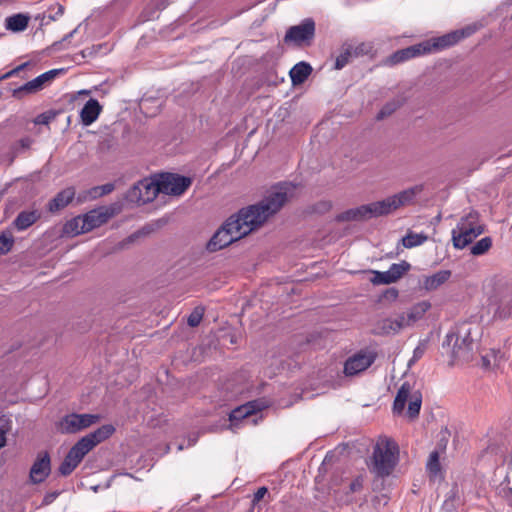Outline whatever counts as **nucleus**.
<instances>
[{"instance_id":"052dcab7","label":"nucleus","mask_w":512,"mask_h":512,"mask_svg":"<svg viewBox=\"0 0 512 512\" xmlns=\"http://www.w3.org/2000/svg\"><path fill=\"white\" fill-rule=\"evenodd\" d=\"M79 93L80 94H84V95H88V94H90V91L89 90H81Z\"/></svg>"},{"instance_id":"a211bd4d","label":"nucleus","mask_w":512,"mask_h":512,"mask_svg":"<svg viewBox=\"0 0 512 512\" xmlns=\"http://www.w3.org/2000/svg\"><path fill=\"white\" fill-rule=\"evenodd\" d=\"M451 276V271L440 270L433 275L425 276L422 281V287L427 291H433L443 285Z\"/></svg>"},{"instance_id":"79ce46f5","label":"nucleus","mask_w":512,"mask_h":512,"mask_svg":"<svg viewBox=\"0 0 512 512\" xmlns=\"http://www.w3.org/2000/svg\"><path fill=\"white\" fill-rule=\"evenodd\" d=\"M203 318V309L196 307L188 316L187 323L190 327H197Z\"/></svg>"},{"instance_id":"c85d7f7f","label":"nucleus","mask_w":512,"mask_h":512,"mask_svg":"<svg viewBox=\"0 0 512 512\" xmlns=\"http://www.w3.org/2000/svg\"><path fill=\"white\" fill-rule=\"evenodd\" d=\"M76 413H72L63 417L59 424V429L62 433L72 434L80 431V426L77 423Z\"/></svg>"},{"instance_id":"0e129e2a","label":"nucleus","mask_w":512,"mask_h":512,"mask_svg":"<svg viewBox=\"0 0 512 512\" xmlns=\"http://www.w3.org/2000/svg\"><path fill=\"white\" fill-rule=\"evenodd\" d=\"M134 237H136V235H135V234H134V235H131V236L129 237V239H130V240H132Z\"/></svg>"},{"instance_id":"6e6552de","label":"nucleus","mask_w":512,"mask_h":512,"mask_svg":"<svg viewBox=\"0 0 512 512\" xmlns=\"http://www.w3.org/2000/svg\"><path fill=\"white\" fill-rule=\"evenodd\" d=\"M315 35V22L312 18L304 19L299 25L291 26L284 37L286 43L309 44Z\"/></svg>"},{"instance_id":"f8f14e48","label":"nucleus","mask_w":512,"mask_h":512,"mask_svg":"<svg viewBox=\"0 0 512 512\" xmlns=\"http://www.w3.org/2000/svg\"><path fill=\"white\" fill-rule=\"evenodd\" d=\"M51 472V459L47 451L40 452L29 472L30 482L39 484L46 480Z\"/></svg>"},{"instance_id":"0eeeda50","label":"nucleus","mask_w":512,"mask_h":512,"mask_svg":"<svg viewBox=\"0 0 512 512\" xmlns=\"http://www.w3.org/2000/svg\"><path fill=\"white\" fill-rule=\"evenodd\" d=\"M470 28L452 31L440 37L423 41L426 54L437 52L457 44L460 40L472 34Z\"/></svg>"},{"instance_id":"2f4dec72","label":"nucleus","mask_w":512,"mask_h":512,"mask_svg":"<svg viewBox=\"0 0 512 512\" xmlns=\"http://www.w3.org/2000/svg\"><path fill=\"white\" fill-rule=\"evenodd\" d=\"M80 462L81 461H78V459L75 458L74 455L68 452L59 466V473L62 476L70 475L74 471V469L80 464Z\"/></svg>"},{"instance_id":"7ed1b4c3","label":"nucleus","mask_w":512,"mask_h":512,"mask_svg":"<svg viewBox=\"0 0 512 512\" xmlns=\"http://www.w3.org/2000/svg\"><path fill=\"white\" fill-rule=\"evenodd\" d=\"M443 347L452 346V358L468 362L473 357L476 342L472 336L470 324L463 323L450 331L443 341Z\"/></svg>"},{"instance_id":"e433bc0d","label":"nucleus","mask_w":512,"mask_h":512,"mask_svg":"<svg viewBox=\"0 0 512 512\" xmlns=\"http://www.w3.org/2000/svg\"><path fill=\"white\" fill-rule=\"evenodd\" d=\"M426 467L428 472L433 476H436L440 472L441 466L439 461V453L437 451H432L430 453Z\"/></svg>"},{"instance_id":"a18cd8bd","label":"nucleus","mask_w":512,"mask_h":512,"mask_svg":"<svg viewBox=\"0 0 512 512\" xmlns=\"http://www.w3.org/2000/svg\"><path fill=\"white\" fill-rule=\"evenodd\" d=\"M351 55H352V53H351V51L349 49H346L344 52H342L336 58L335 68L338 69V70L344 68L348 64Z\"/></svg>"},{"instance_id":"bb28decb","label":"nucleus","mask_w":512,"mask_h":512,"mask_svg":"<svg viewBox=\"0 0 512 512\" xmlns=\"http://www.w3.org/2000/svg\"><path fill=\"white\" fill-rule=\"evenodd\" d=\"M476 226H483L479 220V214L475 211L469 212L466 216L462 217L454 229L456 231H464V228H477Z\"/></svg>"},{"instance_id":"b1692460","label":"nucleus","mask_w":512,"mask_h":512,"mask_svg":"<svg viewBox=\"0 0 512 512\" xmlns=\"http://www.w3.org/2000/svg\"><path fill=\"white\" fill-rule=\"evenodd\" d=\"M6 29L13 32L24 31L29 22V17L24 14H15L6 18Z\"/></svg>"},{"instance_id":"2eb2a0df","label":"nucleus","mask_w":512,"mask_h":512,"mask_svg":"<svg viewBox=\"0 0 512 512\" xmlns=\"http://www.w3.org/2000/svg\"><path fill=\"white\" fill-rule=\"evenodd\" d=\"M102 111V106L96 99H89L80 112L81 122L85 126L91 125L97 120Z\"/></svg>"},{"instance_id":"f704fd0d","label":"nucleus","mask_w":512,"mask_h":512,"mask_svg":"<svg viewBox=\"0 0 512 512\" xmlns=\"http://www.w3.org/2000/svg\"><path fill=\"white\" fill-rule=\"evenodd\" d=\"M377 333L381 335L396 334L399 332L398 328L395 327V323L392 318H386L378 322Z\"/></svg>"},{"instance_id":"7c9ffc66","label":"nucleus","mask_w":512,"mask_h":512,"mask_svg":"<svg viewBox=\"0 0 512 512\" xmlns=\"http://www.w3.org/2000/svg\"><path fill=\"white\" fill-rule=\"evenodd\" d=\"M428 239V236L424 233H413L409 232L405 237L402 238V244L405 248H413L416 246L422 245L424 242H426Z\"/></svg>"},{"instance_id":"e2e57ef3","label":"nucleus","mask_w":512,"mask_h":512,"mask_svg":"<svg viewBox=\"0 0 512 512\" xmlns=\"http://www.w3.org/2000/svg\"><path fill=\"white\" fill-rule=\"evenodd\" d=\"M323 205L325 206L326 209H329L331 206L329 203H323Z\"/></svg>"},{"instance_id":"9d476101","label":"nucleus","mask_w":512,"mask_h":512,"mask_svg":"<svg viewBox=\"0 0 512 512\" xmlns=\"http://www.w3.org/2000/svg\"><path fill=\"white\" fill-rule=\"evenodd\" d=\"M64 69L49 70L24 85L14 89L13 96L21 98L24 94H33L42 90L46 85L50 84L58 75L62 74Z\"/></svg>"},{"instance_id":"ea45409f","label":"nucleus","mask_w":512,"mask_h":512,"mask_svg":"<svg viewBox=\"0 0 512 512\" xmlns=\"http://www.w3.org/2000/svg\"><path fill=\"white\" fill-rule=\"evenodd\" d=\"M353 209V214L355 215L356 221H363L370 218H373L370 204L361 205Z\"/></svg>"},{"instance_id":"cd10ccee","label":"nucleus","mask_w":512,"mask_h":512,"mask_svg":"<svg viewBox=\"0 0 512 512\" xmlns=\"http://www.w3.org/2000/svg\"><path fill=\"white\" fill-rule=\"evenodd\" d=\"M411 268V265L407 261H401L400 263H393L387 270L388 275L392 283L398 281L406 272Z\"/></svg>"},{"instance_id":"a19ab883","label":"nucleus","mask_w":512,"mask_h":512,"mask_svg":"<svg viewBox=\"0 0 512 512\" xmlns=\"http://www.w3.org/2000/svg\"><path fill=\"white\" fill-rule=\"evenodd\" d=\"M14 244V238L11 234L2 233L0 235V255L8 253Z\"/></svg>"},{"instance_id":"de8ad7c7","label":"nucleus","mask_w":512,"mask_h":512,"mask_svg":"<svg viewBox=\"0 0 512 512\" xmlns=\"http://www.w3.org/2000/svg\"><path fill=\"white\" fill-rule=\"evenodd\" d=\"M54 117L55 114L51 111L41 113L34 119V124L48 125L54 119Z\"/></svg>"},{"instance_id":"5701e85b","label":"nucleus","mask_w":512,"mask_h":512,"mask_svg":"<svg viewBox=\"0 0 512 512\" xmlns=\"http://www.w3.org/2000/svg\"><path fill=\"white\" fill-rule=\"evenodd\" d=\"M411 385L404 382L399 388L393 403V411L397 414L402 413L409 398H411Z\"/></svg>"},{"instance_id":"37998d69","label":"nucleus","mask_w":512,"mask_h":512,"mask_svg":"<svg viewBox=\"0 0 512 512\" xmlns=\"http://www.w3.org/2000/svg\"><path fill=\"white\" fill-rule=\"evenodd\" d=\"M33 139L30 137H23L21 138L14 146V152L16 154H20L28 149H30L31 145L33 144Z\"/></svg>"},{"instance_id":"aec40b11","label":"nucleus","mask_w":512,"mask_h":512,"mask_svg":"<svg viewBox=\"0 0 512 512\" xmlns=\"http://www.w3.org/2000/svg\"><path fill=\"white\" fill-rule=\"evenodd\" d=\"M394 203L392 196L380 201L369 203L373 218L388 215L397 210Z\"/></svg>"},{"instance_id":"5fc2aeb1","label":"nucleus","mask_w":512,"mask_h":512,"mask_svg":"<svg viewBox=\"0 0 512 512\" xmlns=\"http://www.w3.org/2000/svg\"><path fill=\"white\" fill-rule=\"evenodd\" d=\"M28 64H29L28 62H25V63H23V64H21V65L17 66L16 68H14V69H12L11 71H9V72H7L6 74H4L2 78L6 79V78H10V77H12V76H14V75L18 74L20 71L24 70V69H25V67H27V66H28Z\"/></svg>"},{"instance_id":"1a4fd4ad","label":"nucleus","mask_w":512,"mask_h":512,"mask_svg":"<svg viewBox=\"0 0 512 512\" xmlns=\"http://www.w3.org/2000/svg\"><path fill=\"white\" fill-rule=\"evenodd\" d=\"M120 211L117 204L101 206L82 215L87 232L105 224Z\"/></svg>"},{"instance_id":"c03bdc74","label":"nucleus","mask_w":512,"mask_h":512,"mask_svg":"<svg viewBox=\"0 0 512 512\" xmlns=\"http://www.w3.org/2000/svg\"><path fill=\"white\" fill-rule=\"evenodd\" d=\"M114 189L115 185L113 183H106L104 185L94 187L91 192L94 197H101L111 193Z\"/></svg>"},{"instance_id":"39448f33","label":"nucleus","mask_w":512,"mask_h":512,"mask_svg":"<svg viewBox=\"0 0 512 512\" xmlns=\"http://www.w3.org/2000/svg\"><path fill=\"white\" fill-rule=\"evenodd\" d=\"M159 193L179 196L182 195L191 185L190 177L174 174L162 173L155 179Z\"/></svg>"},{"instance_id":"4468645a","label":"nucleus","mask_w":512,"mask_h":512,"mask_svg":"<svg viewBox=\"0 0 512 512\" xmlns=\"http://www.w3.org/2000/svg\"><path fill=\"white\" fill-rule=\"evenodd\" d=\"M477 228H464V231L452 230V240L455 248L463 249L484 232V226Z\"/></svg>"},{"instance_id":"09e8293b","label":"nucleus","mask_w":512,"mask_h":512,"mask_svg":"<svg viewBox=\"0 0 512 512\" xmlns=\"http://www.w3.org/2000/svg\"><path fill=\"white\" fill-rule=\"evenodd\" d=\"M336 221H338V222L356 221L355 215L353 214V209L351 208L342 213H339L336 216Z\"/></svg>"},{"instance_id":"423d86ee","label":"nucleus","mask_w":512,"mask_h":512,"mask_svg":"<svg viewBox=\"0 0 512 512\" xmlns=\"http://www.w3.org/2000/svg\"><path fill=\"white\" fill-rule=\"evenodd\" d=\"M159 194L155 179H142L126 193V200L132 204L143 205L153 201Z\"/></svg>"},{"instance_id":"473e14b6","label":"nucleus","mask_w":512,"mask_h":512,"mask_svg":"<svg viewBox=\"0 0 512 512\" xmlns=\"http://www.w3.org/2000/svg\"><path fill=\"white\" fill-rule=\"evenodd\" d=\"M404 99L396 98L392 101L386 103L381 110L377 114V119L382 120L388 116H390L393 112H395L399 107L402 106Z\"/></svg>"},{"instance_id":"ddd939ff","label":"nucleus","mask_w":512,"mask_h":512,"mask_svg":"<svg viewBox=\"0 0 512 512\" xmlns=\"http://www.w3.org/2000/svg\"><path fill=\"white\" fill-rule=\"evenodd\" d=\"M421 55H426L425 46L423 45V42L394 52L388 58V63L391 65H395Z\"/></svg>"},{"instance_id":"49530a36","label":"nucleus","mask_w":512,"mask_h":512,"mask_svg":"<svg viewBox=\"0 0 512 512\" xmlns=\"http://www.w3.org/2000/svg\"><path fill=\"white\" fill-rule=\"evenodd\" d=\"M395 323V327L398 328V330H402L403 328L412 326V323L408 320V315L406 312H403L399 314L396 318L393 319Z\"/></svg>"},{"instance_id":"680f3d73","label":"nucleus","mask_w":512,"mask_h":512,"mask_svg":"<svg viewBox=\"0 0 512 512\" xmlns=\"http://www.w3.org/2000/svg\"><path fill=\"white\" fill-rule=\"evenodd\" d=\"M508 504L510 507H512V494H511V497L508 499Z\"/></svg>"},{"instance_id":"412c9836","label":"nucleus","mask_w":512,"mask_h":512,"mask_svg":"<svg viewBox=\"0 0 512 512\" xmlns=\"http://www.w3.org/2000/svg\"><path fill=\"white\" fill-rule=\"evenodd\" d=\"M40 214L36 211H22L15 218L13 224L18 231H23L32 226L38 219Z\"/></svg>"},{"instance_id":"72a5a7b5","label":"nucleus","mask_w":512,"mask_h":512,"mask_svg":"<svg viewBox=\"0 0 512 512\" xmlns=\"http://www.w3.org/2000/svg\"><path fill=\"white\" fill-rule=\"evenodd\" d=\"M492 246V239L489 236L483 237L476 242L470 249V252L474 256H481L485 254Z\"/></svg>"},{"instance_id":"58836bf2","label":"nucleus","mask_w":512,"mask_h":512,"mask_svg":"<svg viewBox=\"0 0 512 512\" xmlns=\"http://www.w3.org/2000/svg\"><path fill=\"white\" fill-rule=\"evenodd\" d=\"M370 273L373 275L370 279L373 285H388L392 283L387 271L371 270Z\"/></svg>"},{"instance_id":"3c124183","label":"nucleus","mask_w":512,"mask_h":512,"mask_svg":"<svg viewBox=\"0 0 512 512\" xmlns=\"http://www.w3.org/2000/svg\"><path fill=\"white\" fill-rule=\"evenodd\" d=\"M50 10H55V13L53 15H50V19L56 20L57 18L61 17L64 14V6L56 3L54 6L50 8Z\"/></svg>"},{"instance_id":"a878e982","label":"nucleus","mask_w":512,"mask_h":512,"mask_svg":"<svg viewBox=\"0 0 512 512\" xmlns=\"http://www.w3.org/2000/svg\"><path fill=\"white\" fill-rule=\"evenodd\" d=\"M64 232L71 235H79L86 233L87 230L85 229V223L83 220V216L79 215L77 217H74L73 219L69 220L64 225Z\"/></svg>"},{"instance_id":"bf43d9fd","label":"nucleus","mask_w":512,"mask_h":512,"mask_svg":"<svg viewBox=\"0 0 512 512\" xmlns=\"http://www.w3.org/2000/svg\"><path fill=\"white\" fill-rule=\"evenodd\" d=\"M77 29H74L73 31H71L68 35L65 36L64 40H67L71 37H73V35L76 33Z\"/></svg>"},{"instance_id":"8fccbe9b","label":"nucleus","mask_w":512,"mask_h":512,"mask_svg":"<svg viewBox=\"0 0 512 512\" xmlns=\"http://www.w3.org/2000/svg\"><path fill=\"white\" fill-rule=\"evenodd\" d=\"M268 492V489L263 486V487H260L255 493H254V496H253V499H252V504L253 505H256L261 499L264 498V496L267 494Z\"/></svg>"},{"instance_id":"dca6fc26","label":"nucleus","mask_w":512,"mask_h":512,"mask_svg":"<svg viewBox=\"0 0 512 512\" xmlns=\"http://www.w3.org/2000/svg\"><path fill=\"white\" fill-rule=\"evenodd\" d=\"M258 410H260V407L257 402L251 401L232 410L229 419L232 423H236L238 421H245L248 423L250 422V416L255 414Z\"/></svg>"},{"instance_id":"393cba45","label":"nucleus","mask_w":512,"mask_h":512,"mask_svg":"<svg viewBox=\"0 0 512 512\" xmlns=\"http://www.w3.org/2000/svg\"><path fill=\"white\" fill-rule=\"evenodd\" d=\"M430 308L431 303L426 300L414 304L409 310L406 311L408 320L412 323V325L415 324L418 320L422 319V317Z\"/></svg>"},{"instance_id":"864d4df0","label":"nucleus","mask_w":512,"mask_h":512,"mask_svg":"<svg viewBox=\"0 0 512 512\" xmlns=\"http://www.w3.org/2000/svg\"><path fill=\"white\" fill-rule=\"evenodd\" d=\"M399 292L396 288H388L384 294L383 297L387 300L394 301L398 298Z\"/></svg>"},{"instance_id":"6ab92c4d","label":"nucleus","mask_w":512,"mask_h":512,"mask_svg":"<svg viewBox=\"0 0 512 512\" xmlns=\"http://www.w3.org/2000/svg\"><path fill=\"white\" fill-rule=\"evenodd\" d=\"M74 196L75 190L73 187L65 188L57 193V195L49 202V210L51 212H55L66 207L74 199Z\"/></svg>"},{"instance_id":"603ef678","label":"nucleus","mask_w":512,"mask_h":512,"mask_svg":"<svg viewBox=\"0 0 512 512\" xmlns=\"http://www.w3.org/2000/svg\"><path fill=\"white\" fill-rule=\"evenodd\" d=\"M363 487V479L361 477H357L356 479H354L351 483H350V491L352 493L354 492H358L362 489Z\"/></svg>"},{"instance_id":"20e7f679","label":"nucleus","mask_w":512,"mask_h":512,"mask_svg":"<svg viewBox=\"0 0 512 512\" xmlns=\"http://www.w3.org/2000/svg\"><path fill=\"white\" fill-rule=\"evenodd\" d=\"M115 432V428L111 424H105L96 429L95 431L87 434L78 440L69 450L78 461L83 458L99 443L108 439Z\"/></svg>"},{"instance_id":"f257e3e1","label":"nucleus","mask_w":512,"mask_h":512,"mask_svg":"<svg viewBox=\"0 0 512 512\" xmlns=\"http://www.w3.org/2000/svg\"><path fill=\"white\" fill-rule=\"evenodd\" d=\"M293 190L292 183H279L260 202L240 209L215 232L207 250L216 252L258 229L283 207Z\"/></svg>"},{"instance_id":"c9c22d12","label":"nucleus","mask_w":512,"mask_h":512,"mask_svg":"<svg viewBox=\"0 0 512 512\" xmlns=\"http://www.w3.org/2000/svg\"><path fill=\"white\" fill-rule=\"evenodd\" d=\"M421 404H422L421 394L419 392L414 393L411 396L409 405H408L407 413H408L409 417L415 418L416 416H418V414L420 412Z\"/></svg>"},{"instance_id":"c756f323","label":"nucleus","mask_w":512,"mask_h":512,"mask_svg":"<svg viewBox=\"0 0 512 512\" xmlns=\"http://www.w3.org/2000/svg\"><path fill=\"white\" fill-rule=\"evenodd\" d=\"M503 358V354L500 350L491 349L486 354L482 355V367L485 369H490L497 366Z\"/></svg>"},{"instance_id":"4d7b16f0","label":"nucleus","mask_w":512,"mask_h":512,"mask_svg":"<svg viewBox=\"0 0 512 512\" xmlns=\"http://www.w3.org/2000/svg\"><path fill=\"white\" fill-rule=\"evenodd\" d=\"M59 495H60V492H58V491H53V492L47 493L43 498V504H45V505L51 504Z\"/></svg>"},{"instance_id":"13d9d810","label":"nucleus","mask_w":512,"mask_h":512,"mask_svg":"<svg viewBox=\"0 0 512 512\" xmlns=\"http://www.w3.org/2000/svg\"><path fill=\"white\" fill-rule=\"evenodd\" d=\"M6 444V435L3 430H0V449Z\"/></svg>"},{"instance_id":"4c0bfd02","label":"nucleus","mask_w":512,"mask_h":512,"mask_svg":"<svg viewBox=\"0 0 512 512\" xmlns=\"http://www.w3.org/2000/svg\"><path fill=\"white\" fill-rule=\"evenodd\" d=\"M73 419H77L80 430H83L96 423L99 420V416L94 414H76V417H73Z\"/></svg>"},{"instance_id":"f3484780","label":"nucleus","mask_w":512,"mask_h":512,"mask_svg":"<svg viewBox=\"0 0 512 512\" xmlns=\"http://www.w3.org/2000/svg\"><path fill=\"white\" fill-rule=\"evenodd\" d=\"M423 190L422 185H415L408 189H405L397 194L392 195L396 209L412 204L415 197Z\"/></svg>"},{"instance_id":"f03ea898","label":"nucleus","mask_w":512,"mask_h":512,"mask_svg":"<svg viewBox=\"0 0 512 512\" xmlns=\"http://www.w3.org/2000/svg\"><path fill=\"white\" fill-rule=\"evenodd\" d=\"M398 445L387 437L377 440L373 448L369 469L377 477H387L394 470L398 462Z\"/></svg>"},{"instance_id":"6e6d98bb","label":"nucleus","mask_w":512,"mask_h":512,"mask_svg":"<svg viewBox=\"0 0 512 512\" xmlns=\"http://www.w3.org/2000/svg\"><path fill=\"white\" fill-rule=\"evenodd\" d=\"M424 353H425V346L424 345H418L414 349L413 357L410 360V362L419 360L424 355Z\"/></svg>"},{"instance_id":"4be33fe9","label":"nucleus","mask_w":512,"mask_h":512,"mask_svg":"<svg viewBox=\"0 0 512 512\" xmlns=\"http://www.w3.org/2000/svg\"><path fill=\"white\" fill-rule=\"evenodd\" d=\"M312 67L306 62H299L290 70V78L294 85L302 84L311 74Z\"/></svg>"},{"instance_id":"9b49d317","label":"nucleus","mask_w":512,"mask_h":512,"mask_svg":"<svg viewBox=\"0 0 512 512\" xmlns=\"http://www.w3.org/2000/svg\"><path fill=\"white\" fill-rule=\"evenodd\" d=\"M376 354L372 351L361 350L350 356L344 364V374L354 376L369 368L375 361Z\"/></svg>"}]
</instances>
